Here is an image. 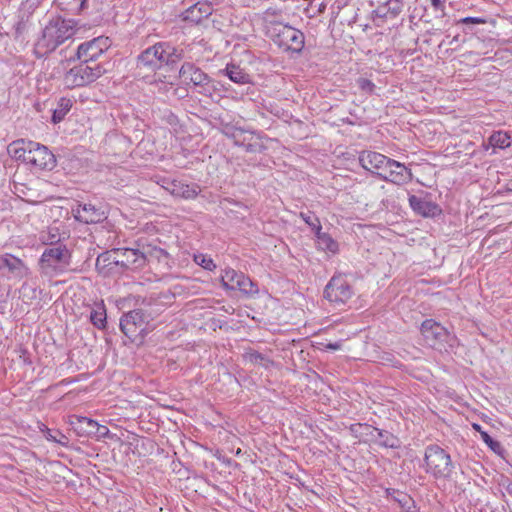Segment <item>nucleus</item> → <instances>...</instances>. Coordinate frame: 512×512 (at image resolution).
Listing matches in <instances>:
<instances>
[{
  "mask_svg": "<svg viewBox=\"0 0 512 512\" xmlns=\"http://www.w3.org/2000/svg\"><path fill=\"white\" fill-rule=\"evenodd\" d=\"M76 22L72 19L56 17L51 19L42 31L41 37L34 46V53L42 58L55 51L76 32Z\"/></svg>",
  "mask_w": 512,
  "mask_h": 512,
  "instance_id": "f257e3e1",
  "label": "nucleus"
},
{
  "mask_svg": "<svg viewBox=\"0 0 512 512\" xmlns=\"http://www.w3.org/2000/svg\"><path fill=\"white\" fill-rule=\"evenodd\" d=\"M160 313L161 307L155 311L136 308L123 314L120 319V329L131 342L142 343L148 333L147 326L149 322Z\"/></svg>",
  "mask_w": 512,
  "mask_h": 512,
  "instance_id": "f03ea898",
  "label": "nucleus"
},
{
  "mask_svg": "<svg viewBox=\"0 0 512 512\" xmlns=\"http://www.w3.org/2000/svg\"><path fill=\"white\" fill-rule=\"evenodd\" d=\"M71 257V252L65 244L45 248L38 261L40 274L48 278L62 275L68 270Z\"/></svg>",
  "mask_w": 512,
  "mask_h": 512,
  "instance_id": "7ed1b4c3",
  "label": "nucleus"
},
{
  "mask_svg": "<svg viewBox=\"0 0 512 512\" xmlns=\"http://www.w3.org/2000/svg\"><path fill=\"white\" fill-rule=\"evenodd\" d=\"M266 33L284 51L299 54L304 48V33L290 25L271 21L267 25Z\"/></svg>",
  "mask_w": 512,
  "mask_h": 512,
  "instance_id": "20e7f679",
  "label": "nucleus"
},
{
  "mask_svg": "<svg viewBox=\"0 0 512 512\" xmlns=\"http://www.w3.org/2000/svg\"><path fill=\"white\" fill-rule=\"evenodd\" d=\"M424 463L426 473L435 479H450L454 470L451 456L438 445H429L425 449Z\"/></svg>",
  "mask_w": 512,
  "mask_h": 512,
  "instance_id": "39448f33",
  "label": "nucleus"
},
{
  "mask_svg": "<svg viewBox=\"0 0 512 512\" xmlns=\"http://www.w3.org/2000/svg\"><path fill=\"white\" fill-rule=\"evenodd\" d=\"M421 334L433 349L448 351L457 345V338L434 319H426L421 324Z\"/></svg>",
  "mask_w": 512,
  "mask_h": 512,
  "instance_id": "423d86ee",
  "label": "nucleus"
},
{
  "mask_svg": "<svg viewBox=\"0 0 512 512\" xmlns=\"http://www.w3.org/2000/svg\"><path fill=\"white\" fill-rule=\"evenodd\" d=\"M221 285L225 290H239L244 295L258 294V286L248 276L232 268H227L221 275Z\"/></svg>",
  "mask_w": 512,
  "mask_h": 512,
  "instance_id": "0eeeda50",
  "label": "nucleus"
},
{
  "mask_svg": "<svg viewBox=\"0 0 512 512\" xmlns=\"http://www.w3.org/2000/svg\"><path fill=\"white\" fill-rule=\"evenodd\" d=\"M353 294L351 285L342 275H334L324 289V297L334 303L344 304Z\"/></svg>",
  "mask_w": 512,
  "mask_h": 512,
  "instance_id": "6e6552de",
  "label": "nucleus"
},
{
  "mask_svg": "<svg viewBox=\"0 0 512 512\" xmlns=\"http://www.w3.org/2000/svg\"><path fill=\"white\" fill-rule=\"evenodd\" d=\"M180 77L186 82L192 83L198 87V92L204 95L211 94L213 86L211 78L193 63L185 62L179 71Z\"/></svg>",
  "mask_w": 512,
  "mask_h": 512,
  "instance_id": "1a4fd4ad",
  "label": "nucleus"
},
{
  "mask_svg": "<svg viewBox=\"0 0 512 512\" xmlns=\"http://www.w3.org/2000/svg\"><path fill=\"white\" fill-rule=\"evenodd\" d=\"M109 45L107 37H97L84 42L78 46L77 58L86 62L98 63V59L104 55Z\"/></svg>",
  "mask_w": 512,
  "mask_h": 512,
  "instance_id": "9d476101",
  "label": "nucleus"
},
{
  "mask_svg": "<svg viewBox=\"0 0 512 512\" xmlns=\"http://www.w3.org/2000/svg\"><path fill=\"white\" fill-rule=\"evenodd\" d=\"M0 272L8 279L20 280L27 277L30 270L22 259L10 253H4L0 255Z\"/></svg>",
  "mask_w": 512,
  "mask_h": 512,
  "instance_id": "9b49d317",
  "label": "nucleus"
},
{
  "mask_svg": "<svg viewBox=\"0 0 512 512\" xmlns=\"http://www.w3.org/2000/svg\"><path fill=\"white\" fill-rule=\"evenodd\" d=\"M387 173L379 172L378 178L388 181L397 185H403L409 183L413 174L409 168L403 163H400L394 159L390 160V163L385 167Z\"/></svg>",
  "mask_w": 512,
  "mask_h": 512,
  "instance_id": "f8f14e48",
  "label": "nucleus"
},
{
  "mask_svg": "<svg viewBox=\"0 0 512 512\" xmlns=\"http://www.w3.org/2000/svg\"><path fill=\"white\" fill-rule=\"evenodd\" d=\"M30 160L28 165L36 170H52L56 165L54 154L46 146L37 142H34Z\"/></svg>",
  "mask_w": 512,
  "mask_h": 512,
  "instance_id": "ddd939ff",
  "label": "nucleus"
},
{
  "mask_svg": "<svg viewBox=\"0 0 512 512\" xmlns=\"http://www.w3.org/2000/svg\"><path fill=\"white\" fill-rule=\"evenodd\" d=\"M359 163L362 168L375 174L378 177L380 170H385L391 158L374 151H362L359 154Z\"/></svg>",
  "mask_w": 512,
  "mask_h": 512,
  "instance_id": "4468645a",
  "label": "nucleus"
},
{
  "mask_svg": "<svg viewBox=\"0 0 512 512\" xmlns=\"http://www.w3.org/2000/svg\"><path fill=\"white\" fill-rule=\"evenodd\" d=\"M118 266L124 269H141L145 266V258L140 249L116 248Z\"/></svg>",
  "mask_w": 512,
  "mask_h": 512,
  "instance_id": "2eb2a0df",
  "label": "nucleus"
},
{
  "mask_svg": "<svg viewBox=\"0 0 512 512\" xmlns=\"http://www.w3.org/2000/svg\"><path fill=\"white\" fill-rule=\"evenodd\" d=\"M408 201L411 209L420 216L435 217L442 213V209L438 204L424 200L416 195H410Z\"/></svg>",
  "mask_w": 512,
  "mask_h": 512,
  "instance_id": "dca6fc26",
  "label": "nucleus"
},
{
  "mask_svg": "<svg viewBox=\"0 0 512 512\" xmlns=\"http://www.w3.org/2000/svg\"><path fill=\"white\" fill-rule=\"evenodd\" d=\"M75 217L77 220L87 224L100 223L106 219L104 211L90 203L79 204Z\"/></svg>",
  "mask_w": 512,
  "mask_h": 512,
  "instance_id": "f3484780",
  "label": "nucleus"
},
{
  "mask_svg": "<svg viewBox=\"0 0 512 512\" xmlns=\"http://www.w3.org/2000/svg\"><path fill=\"white\" fill-rule=\"evenodd\" d=\"M34 147L33 141H27L24 139H19L10 143L7 147L8 154L19 161L28 165V162L31 161V150Z\"/></svg>",
  "mask_w": 512,
  "mask_h": 512,
  "instance_id": "a211bd4d",
  "label": "nucleus"
},
{
  "mask_svg": "<svg viewBox=\"0 0 512 512\" xmlns=\"http://www.w3.org/2000/svg\"><path fill=\"white\" fill-rule=\"evenodd\" d=\"M80 61V64L77 65L76 68L81 73V77L84 79L86 84L94 82L108 71L104 63H92L84 60Z\"/></svg>",
  "mask_w": 512,
  "mask_h": 512,
  "instance_id": "6ab92c4d",
  "label": "nucleus"
},
{
  "mask_svg": "<svg viewBox=\"0 0 512 512\" xmlns=\"http://www.w3.org/2000/svg\"><path fill=\"white\" fill-rule=\"evenodd\" d=\"M141 254L145 258V265L156 260L164 269L170 268L169 254L160 247L152 246L151 244L144 245L141 249Z\"/></svg>",
  "mask_w": 512,
  "mask_h": 512,
  "instance_id": "aec40b11",
  "label": "nucleus"
},
{
  "mask_svg": "<svg viewBox=\"0 0 512 512\" xmlns=\"http://www.w3.org/2000/svg\"><path fill=\"white\" fill-rule=\"evenodd\" d=\"M165 189L173 196L184 199H193L198 195L197 185H188L176 180L168 182V186Z\"/></svg>",
  "mask_w": 512,
  "mask_h": 512,
  "instance_id": "412c9836",
  "label": "nucleus"
},
{
  "mask_svg": "<svg viewBox=\"0 0 512 512\" xmlns=\"http://www.w3.org/2000/svg\"><path fill=\"white\" fill-rule=\"evenodd\" d=\"M212 11L213 8L210 4L198 2L184 12V20L198 24L203 19L208 18Z\"/></svg>",
  "mask_w": 512,
  "mask_h": 512,
  "instance_id": "4be33fe9",
  "label": "nucleus"
},
{
  "mask_svg": "<svg viewBox=\"0 0 512 512\" xmlns=\"http://www.w3.org/2000/svg\"><path fill=\"white\" fill-rule=\"evenodd\" d=\"M96 421L84 416L72 415L69 424L79 436H92L96 427Z\"/></svg>",
  "mask_w": 512,
  "mask_h": 512,
  "instance_id": "5701e85b",
  "label": "nucleus"
},
{
  "mask_svg": "<svg viewBox=\"0 0 512 512\" xmlns=\"http://www.w3.org/2000/svg\"><path fill=\"white\" fill-rule=\"evenodd\" d=\"M219 73L227 76L236 84L244 85L252 82L250 74L234 63H228L224 69L219 70Z\"/></svg>",
  "mask_w": 512,
  "mask_h": 512,
  "instance_id": "b1692460",
  "label": "nucleus"
},
{
  "mask_svg": "<svg viewBox=\"0 0 512 512\" xmlns=\"http://www.w3.org/2000/svg\"><path fill=\"white\" fill-rule=\"evenodd\" d=\"M403 9L402 0H388L385 3L379 5L375 10L374 14L378 18H395Z\"/></svg>",
  "mask_w": 512,
  "mask_h": 512,
  "instance_id": "393cba45",
  "label": "nucleus"
},
{
  "mask_svg": "<svg viewBox=\"0 0 512 512\" xmlns=\"http://www.w3.org/2000/svg\"><path fill=\"white\" fill-rule=\"evenodd\" d=\"M112 265L118 266V257L116 248L110 251H105L98 255L95 263V268L100 274H106L107 269H111Z\"/></svg>",
  "mask_w": 512,
  "mask_h": 512,
  "instance_id": "a878e982",
  "label": "nucleus"
},
{
  "mask_svg": "<svg viewBox=\"0 0 512 512\" xmlns=\"http://www.w3.org/2000/svg\"><path fill=\"white\" fill-rule=\"evenodd\" d=\"M373 431L377 432L378 444L385 448L398 449L401 446L400 439L392 434L391 432L379 428H372Z\"/></svg>",
  "mask_w": 512,
  "mask_h": 512,
  "instance_id": "bb28decb",
  "label": "nucleus"
},
{
  "mask_svg": "<svg viewBox=\"0 0 512 512\" xmlns=\"http://www.w3.org/2000/svg\"><path fill=\"white\" fill-rule=\"evenodd\" d=\"M149 49L154 57H157V63L159 67H161L163 64H166L168 54L173 53L172 45L168 42H158L149 47Z\"/></svg>",
  "mask_w": 512,
  "mask_h": 512,
  "instance_id": "cd10ccee",
  "label": "nucleus"
},
{
  "mask_svg": "<svg viewBox=\"0 0 512 512\" xmlns=\"http://www.w3.org/2000/svg\"><path fill=\"white\" fill-rule=\"evenodd\" d=\"M318 247L324 251L336 253L338 251V243L328 234L317 230L315 232Z\"/></svg>",
  "mask_w": 512,
  "mask_h": 512,
  "instance_id": "c85d7f7f",
  "label": "nucleus"
},
{
  "mask_svg": "<svg viewBox=\"0 0 512 512\" xmlns=\"http://www.w3.org/2000/svg\"><path fill=\"white\" fill-rule=\"evenodd\" d=\"M63 83L69 89L87 85L76 66L65 73Z\"/></svg>",
  "mask_w": 512,
  "mask_h": 512,
  "instance_id": "c756f323",
  "label": "nucleus"
},
{
  "mask_svg": "<svg viewBox=\"0 0 512 512\" xmlns=\"http://www.w3.org/2000/svg\"><path fill=\"white\" fill-rule=\"evenodd\" d=\"M137 66L147 68L151 71H155L160 68L157 63V57H154L149 47L141 52L137 57Z\"/></svg>",
  "mask_w": 512,
  "mask_h": 512,
  "instance_id": "7c9ffc66",
  "label": "nucleus"
},
{
  "mask_svg": "<svg viewBox=\"0 0 512 512\" xmlns=\"http://www.w3.org/2000/svg\"><path fill=\"white\" fill-rule=\"evenodd\" d=\"M88 0H58V6L65 11L79 14L87 7Z\"/></svg>",
  "mask_w": 512,
  "mask_h": 512,
  "instance_id": "2f4dec72",
  "label": "nucleus"
},
{
  "mask_svg": "<svg viewBox=\"0 0 512 512\" xmlns=\"http://www.w3.org/2000/svg\"><path fill=\"white\" fill-rule=\"evenodd\" d=\"M394 500L404 512H419V508H417L414 499L404 492H397L396 496H394Z\"/></svg>",
  "mask_w": 512,
  "mask_h": 512,
  "instance_id": "473e14b6",
  "label": "nucleus"
},
{
  "mask_svg": "<svg viewBox=\"0 0 512 512\" xmlns=\"http://www.w3.org/2000/svg\"><path fill=\"white\" fill-rule=\"evenodd\" d=\"M488 143L490 146L494 148L504 149L511 145V139L508 133L502 131L493 132L492 135L488 139Z\"/></svg>",
  "mask_w": 512,
  "mask_h": 512,
  "instance_id": "72a5a7b5",
  "label": "nucleus"
},
{
  "mask_svg": "<svg viewBox=\"0 0 512 512\" xmlns=\"http://www.w3.org/2000/svg\"><path fill=\"white\" fill-rule=\"evenodd\" d=\"M72 107V102L69 99L61 98L58 102L57 108L53 111L52 122L59 123L65 117V115L70 111Z\"/></svg>",
  "mask_w": 512,
  "mask_h": 512,
  "instance_id": "f704fd0d",
  "label": "nucleus"
},
{
  "mask_svg": "<svg viewBox=\"0 0 512 512\" xmlns=\"http://www.w3.org/2000/svg\"><path fill=\"white\" fill-rule=\"evenodd\" d=\"M90 320L92 324L98 329H104L107 323L105 308L100 307L97 310H92L90 313Z\"/></svg>",
  "mask_w": 512,
  "mask_h": 512,
  "instance_id": "c9c22d12",
  "label": "nucleus"
},
{
  "mask_svg": "<svg viewBox=\"0 0 512 512\" xmlns=\"http://www.w3.org/2000/svg\"><path fill=\"white\" fill-rule=\"evenodd\" d=\"M139 308L147 309L148 311H155L161 307V312L164 310V305L158 301L154 296L144 297L140 301L137 300Z\"/></svg>",
  "mask_w": 512,
  "mask_h": 512,
  "instance_id": "e433bc0d",
  "label": "nucleus"
},
{
  "mask_svg": "<svg viewBox=\"0 0 512 512\" xmlns=\"http://www.w3.org/2000/svg\"><path fill=\"white\" fill-rule=\"evenodd\" d=\"M301 219L309 225L315 232L317 230H322L320 221L318 217H316L311 211L300 212Z\"/></svg>",
  "mask_w": 512,
  "mask_h": 512,
  "instance_id": "4c0bfd02",
  "label": "nucleus"
},
{
  "mask_svg": "<svg viewBox=\"0 0 512 512\" xmlns=\"http://www.w3.org/2000/svg\"><path fill=\"white\" fill-rule=\"evenodd\" d=\"M194 261L208 271H213L216 268V264L212 260V258L208 257L205 254H195Z\"/></svg>",
  "mask_w": 512,
  "mask_h": 512,
  "instance_id": "58836bf2",
  "label": "nucleus"
},
{
  "mask_svg": "<svg viewBox=\"0 0 512 512\" xmlns=\"http://www.w3.org/2000/svg\"><path fill=\"white\" fill-rule=\"evenodd\" d=\"M481 438L493 452L497 454L502 453L503 447L501 443L493 439L487 432H481Z\"/></svg>",
  "mask_w": 512,
  "mask_h": 512,
  "instance_id": "ea45409f",
  "label": "nucleus"
},
{
  "mask_svg": "<svg viewBox=\"0 0 512 512\" xmlns=\"http://www.w3.org/2000/svg\"><path fill=\"white\" fill-rule=\"evenodd\" d=\"M234 138H235V144L238 146H242L246 152L258 153V152H261L263 149V145L259 142L245 143L246 138H244L243 141L241 142L240 140H238L236 138V135H234Z\"/></svg>",
  "mask_w": 512,
  "mask_h": 512,
  "instance_id": "a19ab883",
  "label": "nucleus"
},
{
  "mask_svg": "<svg viewBox=\"0 0 512 512\" xmlns=\"http://www.w3.org/2000/svg\"><path fill=\"white\" fill-rule=\"evenodd\" d=\"M42 241L48 247H51V246H54L57 244H63L60 241L59 235L57 233H52L51 231H49L47 233V235L42 236Z\"/></svg>",
  "mask_w": 512,
  "mask_h": 512,
  "instance_id": "79ce46f5",
  "label": "nucleus"
},
{
  "mask_svg": "<svg viewBox=\"0 0 512 512\" xmlns=\"http://www.w3.org/2000/svg\"><path fill=\"white\" fill-rule=\"evenodd\" d=\"M172 52L168 54V59L166 60V65H173L176 62L180 61L183 58V50H178L174 46H172Z\"/></svg>",
  "mask_w": 512,
  "mask_h": 512,
  "instance_id": "37998d69",
  "label": "nucleus"
},
{
  "mask_svg": "<svg viewBox=\"0 0 512 512\" xmlns=\"http://www.w3.org/2000/svg\"><path fill=\"white\" fill-rule=\"evenodd\" d=\"M357 85L362 91L367 93H372L375 88V84L367 78H359Z\"/></svg>",
  "mask_w": 512,
  "mask_h": 512,
  "instance_id": "c03bdc74",
  "label": "nucleus"
},
{
  "mask_svg": "<svg viewBox=\"0 0 512 512\" xmlns=\"http://www.w3.org/2000/svg\"><path fill=\"white\" fill-rule=\"evenodd\" d=\"M248 357H249V361L254 364L262 363L263 361L269 362V360L263 354H261L257 351H253V352L249 353Z\"/></svg>",
  "mask_w": 512,
  "mask_h": 512,
  "instance_id": "a18cd8bd",
  "label": "nucleus"
},
{
  "mask_svg": "<svg viewBox=\"0 0 512 512\" xmlns=\"http://www.w3.org/2000/svg\"><path fill=\"white\" fill-rule=\"evenodd\" d=\"M93 431H95V432H93V435H96L99 437H104L109 433V429L106 426L100 425L98 423H96V427L94 428Z\"/></svg>",
  "mask_w": 512,
  "mask_h": 512,
  "instance_id": "49530a36",
  "label": "nucleus"
},
{
  "mask_svg": "<svg viewBox=\"0 0 512 512\" xmlns=\"http://www.w3.org/2000/svg\"><path fill=\"white\" fill-rule=\"evenodd\" d=\"M460 22L464 24H482L485 23V20L478 17H465Z\"/></svg>",
  "mask_w": 512,
  "mask_h": 512,
  "instance_id": "de8ad7c7",
  "label": "nucleus"
},
{
  "mask_svg": "<svg viewBox=\"0 0 512 512\" xmlns=\"http://www.w3.org/2000/svg\"><path fill=\"white\" fill-rule=\"evenodd\" d=\"M224 205H225V209L227 210H230L232 211V209L230 207H228V205H234V206H237L239 208H245V206L239 202H235L233 200H230V199H225L224 200Z\"/></svg>",
  "mask_w": 512,
  "mask_h": 512,
  "instance_id": "09e8293b",
  "label": "nucleus"
},
{
  "mask_svg": "<svg viewBox=\"0 0 512 512\" xmlns=\"http://www.w3.org/2000/svg\"><path fill=\"white\" fill-rule=\"evenodd\" d=\"M166 121L170 124V125H176L178 123V118L175 114H173L172 112H169L166 116Z\"/></svg>",
  "mask_w": 512,
  "mask_h": 512,
  "instance_id": "8fccbe9b",
  "label": "nucleus"
},
{
  "mask_svg": "<svg viewBox=\"0 0 512 512\" xmlns=\"http://www.w3.org/2000/svg\"><path fill=\"white\" fill-rule=\"evenodd\" d=\"M326 349L328 350H333V351H336V350H339L341 348V343L340 342H330L328 344H326Z\"/></svg>",
  "mask_w": 512,
  "mask_h": 512,
  "instance_id": "3c124183",
  "label": "nucleus"
},
{
  "mask_svg": "<svg viewBox=\"0 0 512 512\" xmlns=\"http://www.w3.org/2000/svg\"><path fill=\"white\" fill-rule=\"evenodd\" d=\"M431 1V4L434 8H439V6L441 5V0H430Z\"/></svg>",
  "mask_w": 512,
  "mask_h": 512,
  "instance_id": "603ef678",
  "label": "nucleus"
},
{
  "mask_svg": "<svg viewBox=\"0 0 512 512\" xmlns=\"http://www.w3.org/2000/svg\"><path fill=\"white\" fill-rule=\"evenodd\" d=\"M473 427H474L475 430L479 431L480 433L483 432L481 430V426L479 424H474Z\"/></svg>",
  "mask_w": 512,
  "mask_h": 512,
  "instance_id": "864d4df0",
  "label": "nucleus"
},
{
  "mask_svg": "<svg viewBox=\"0 0 512 512\" xmlns=\"http://www.w3.org/2000/svg\"><path fill=\"white\" fill-rule=\"evenodd\" d=\"M356 426H358V427H360V428H361V427H363V425H362V424H357ZM364 427H365L366 429H370V428H371V426H369V425H367V424H365V425H364Z\"/></svg>",
  "mask_w": 512,
  "mask_h": 512,
  "instance_id": "5fc2aeb1",
  "label": "nucleus"
}]
</instances>
